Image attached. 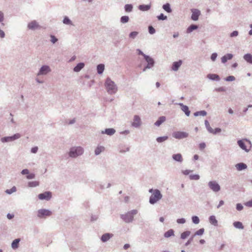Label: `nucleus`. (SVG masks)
I'll return each mask as SVG.
<instances>
[{
    "label": "nucleus",
    "mask_w": 252,
    "mask_h": 252,
    "mask_svg": "<svg viewBox=\"0 0 252 252\" xmlns=\"http://www.w3.org/2000/svg\"><path fill=\"white\" fill-rule=\"evenodd\" d=\"M149 192L152 193L149 200L150 203L152 204H155L162 198V194L158 189H150Z\"/></svg>",
    "instance_id": "f257e3e1"
},
{
    "label": "nucleus",
    "mask_w": 252,
    "mask_h": 252,
    "mask_svg": "<svg viewBox=\"0 0 252 252\" xmlns=\"http://www.w3.org/2000/svg\"><path fill=\"white\" fill-rule=\"evenodd\" d=\"M105 86L109 94H114L117 91V88L113 81L110 78H107L105 83Z\"/></svg>",
    "instance_id": "f03ea898"
},
{
    "label": "nucleus",
    "mask_w": 252,
    "mask_h": 252,
    "mask_svg": "<svg viewBox=\"0 0 252 252\" xmlns=\"http://www.w3.org/2000/svg\"><path fill=\"white\" fill-rule=\"evenodd\" d=\"M83 150L81 147L72 148L70 149L69 155L70 157L75 158L82 154Z\"/></svg>",
    "instance_id": "7ed1b4c3"
},
{
    "label": "nucleus",
    "mask_w": 252,
    "mask_h": 252,
    "mask_svg": "<svg viewBox=\"0 0 252 252\" xmlns=\"http://www.w3.org/2000/svg\"><path fill=\"white\" fill-rule=\"evenodd\" d=\"M239 146L243 150L248 152L251 147V142L247 140H241L238 141Z\"/></svg>",
    "instance_id": "20e7f679"
},
{
    "label": "nucleus",
    "mask_w": 252,
    "mask_h": 252,
    "mask_svg": "<svg viewBox=\"0 0 252 252\" xmlns=\"http://www.w3.org/2000/svg\"><path fill=\"white\" fill-rule=\"evenodd\" d=\"M188 133L183 131H175L173 133V136L176 139H183L188 136Z\"/></svg>",
    "instance_id": "39448f33"
},
{
    "label": "nucleus",
    "mask_w": 252,
    "mask_h": 252,
    "mask_svg": "<svg viewBox=\"0 0 252 252\" xmlns=\"http://www.w3.org/2000/svg\"><path fill=\"white\" fill-rule=\"evenodd\" d=\"M52 215L51 211L46 209H41L38 210L37 216L39 218H42L47 216H50Z\"/></svg>",
    "instance_id": "423d86ee"
},
{
    "label": "nucleus",
    "mask_w": 252,
    "mask_h": 252,
    "mask_svg": "<svg viewBox=\"0 0 252 252\" xmlns=\"http://www.w3.org/2000/svg\"><path fill=\"white\" fill-rule=\"evenodd\" d=\"M208 186L210 188L215 192H218L220 189V185L216 181L209 182Z\"/></svg>",
    "instance_id": "0eeeda50"
},
{
    "label": "nucleus",
    "mask_w": 252,
    "mask_h": 252,
    "mask_svg": "<svg viewBox=\"0 0 252 252\" xmlns=\"http://www.w3.org/2000/svg\"><path fill=\"white\" fill-rule=\"evenodd\" d=\"M137 213V211L132 210L131 212H129L126 215H124L122 217L123 219L126 222H129L132 220V216Z\"/></svg>",
    "instance_id": "6e6552de"
},
{
    "label": "nucleus",
    "mask_w": 252,
    "mask_h": 252,
    "mask_svg": "<svg viewBox=\"0 0 252 252\" xmlns=\"http://www.w3.org/2000/svg\"><path fill=\"white\" fill-rule=\"evenodd\" d=\"M38 198L40 200H49L52 197V193L50 191H46L44 193H40L38 196Z\"/></svg>",
    "instance_id": "1a4fd4ad"
},
{
    "label": "nucleus",
    "mask_w": 252,
    "mask_h": 252,
    "mask_svg": "<svg viewBox=\"0 0 252 252\" xmlns=\"http://www.w3.org/2000/svg\"><path fill=\"white\" fill-rule=\"evenodd\" d=\"M191 11L192 12L191 19L193 21H197L201 14L200 11L197 9H192Z\"/></svg>",
    "instance_id": "9d476101"
},
{
    "label": "nucleus",
    "mask_w": 252,
    "mask_h": 252,
    "mask_svg": "<svg viewBox=\"0 0 252 252\" xmlns=\"http://www.w3.org/2000/svg\"><path fill=\"white\" fill-rule=\"evenodd\" d=\"M28 27L29 29L34 30L40 28V26L35 21H33L29 23Z\"/></svg>",
    "instance_id": "9b49d317"
},
{
    "label": "nucleus",
    "mask_w": 252,
    "mask_h": 252,
    "mask_svg": "<svg viewBox=\"0 0 252 252\" xmlns=\"http://www.w3.org/2000/svg\"><path fill=\"white\" fill-rule=\"evenodd\" d=\"M141 123L140 118L137 115L134 116L132 125L135 127H138L141 125Z\"/></svg>",
    "instance_id": "f8f14e48"
},
{
    "label": "nucleus",
    "mask_w": 252,
    "mask_h": 252,
    "mask_svg": "<svg viewBox=\"0 0 252 252\" xmlns=\"http://www.w3.org/2000/svg\"><path fill=\"white\" fill-rule=\"evenodd\" d=\"M144 58L148 63V65L147 67L150 68L153 65L154 62L153 59L146 55H144Z\"/></svg>",
    "instance_id": "ddd939ff"
},
{
    "label": "nucleus",
    "mask_w": 252,
    "mask_h": 252,
    "mask_svg": "<svg viewBox=\"0 0 252 252\" xmlns=\"http://www.w3.org/2000/svg\"><path fill=\"white\" fill-rule=\"evenodd\" d=\"M50 71V68H49V66H46V65L43 66L41 68V69L40 70V71L38 73V75H39V74H46V73H47Z\"/></svg>",
    "instance_id": "4468645a"
},
{
    "label": "nucleus",
    "mask_w": 252,
    "mask_h": 252,
    "mask_svg": "<svg viewBox=\"0 0 252 252\" xmlns=\"http://www.w3.org/2000/svg\"><path fill=\"white\" fill-rule=\"evenodd\" d=\"M180 105L181 107L182 110L185 112V114L187 116H189L190 112V111L189 110V107L182 103H180Z\"/></svg>",
    "instance_id": "2eb2a0df"
},
{
    "label": "nucleus",
    "mask_w": 252,
    "mask_h": 252,
    "mask_svg": "<svg viewBox=\"0 0 252 252\" xmlns=\"http://www.w3.org/2000/svg\"><path fill=\"white\" fill-rule=\"evenodd\" d=\"M113 236V235L112 234L105 233L101 236V240L103 242H105L109 240Z\"/></svg>",
    "instance_id": "dca6fc26"
},
{
    "label": "nucleus",
    "mask_w": 252,
    "mask_h": 252,
    "mask_svg": "<svg viewBox=\"0 0 252 252\" xmlns=\"http://www.w3.org/2000/svg\"><path fill=\"white\" fill-rule=\"evenodd\" d=\"M182 63V61L180 60L178 62H174L172 66L173 70L177 71Z\"/></svg>",
    "instance_id": "f3484780"
},
{
    "label": "nucleus",
    "mask_w": 252,
    "mask_h": 252,
    "mask_svg": "<svg viewBox=\"0 0 252 252\" xmlns=\"http://www.w3.org/2000/svg\"><path fill=\"white\" fill-rule=\"evenodd\" d=\"M172 158L174 160L180 162H182L183 160L182 156L181 154H174L172 156Z\"/></svg>",
    "instance_id": "a211bd4d"
},
{
    "label": "nucleus",
    "mask_w": 252,
    "mask_h": 252,
    "mask_svg": "<svg viewBox=\"0 0 252 252\" xmlns=\"http://www.w3.org/2000/svg\"><path fill=\"white\" fill-rule=\"evenodd\" d=\"M233 57V55L231 54H227L225 56H223L221 59V62L222 63H226L227 60H231Z\"/></svg>",
    "instance_id": "6ab92c4d"
},
{
    "label": "nucleus",
    "mask_w": 252,
    "mask_h": 252,
    "mask_svg": "<svg viewBox=\"0 0 252 252\" xmlns=\"http://www.w3.org/2000/svg\"><path fill=\"white\" fill-rule=\"evenodd\" d=\"M247 165L243 163H238L236 165V167L239 171L245 169L247 168Z\"/></svg>",
    "instance_id": "aec40b11"
},
{
    "label": "nucleus",
    "mask_w": 252,
    "mask_h": 252,
    "mask_svg": "<svg viewBox=\"0 0 252 252\" xmlns=\"http://www.w3.org/2000/svg\"><path fill=\"white\" fill-rule=\"evenodd\" d=\"M165 120L166 118L164 116H161L159 118L158 120L155 123V125L157 126H159Z\"/></svg>",
    "instance_id": "412c9836"
},
{
    "label": "nucleus",
    "mask_w": 252,
    "mask_h": 252,
    "mask_svg": "<svg viewBox=\"0 0 252 252\" xmlns=\"http://www.w3.org/2000/svg\"><path fill=\"white\" fill-rule=\"evenodd\" d=\"M209 221L212 224L215 226H217L218 225V221L214 216H211L210 217Z\"/></svg>",
    "instance_id": "4be33fe9"
},
{
    "label": "nucleus",
    "mask_w": 252,
    "mask_h": 252,
    "mask_svg": "<svg viewBox=\"0 0 252 252\" xmlns=\"http://www.w3.org/2000/svg\"><path fill=\"white\" fill-rule=\"evenodd\" d=\"M244 59L249 63H252V55L250 54H247L244 56Z\"/></svg>",
    "instance_id": "5701e85b"
},
{
    "label": "nucleus",
    "mask_w": 252,
    "mask_h": 252,
    "mask_svg": "<svg viewBox=\"0 0 252 252\" xmlns=\"http://www.w3.org/2000/svg\"><path fill=\"white\" fill-rule=\"evenodd\" d=\"M84 66V64L83 63H79L74 68V71L75 72H78L83 68Z\"/></svg>",
    "instance_id": "b1692460"
},
{
    "label": "nucleus",
    "mask_w": 252,
    "mask_h": 252,
    "mask_svg": "<svg viewBox=\"0 0 252 252\" xmlns=\"http://www.w3.org/2000/svg\"><path fill=\"white\" fill-rule=\"evenodd\" d=\"M207 77L209 79H211V80H219L220 79L219 76L218 75L215 74H209L207 75Z\"/></svg>",
    "instance_id": "393cba45"
},
{
    "label": "nucleus",
    "mask_w": 252,
    "mask_h": 252,
    "mask_svg": "<svg viewBox=\"0 0 252 252\" xmlns=\"http://www.w3.org/2000/svg\"><path fill=\"white\" fill-rule=\"evenodd\" d=\"M20 239H16L14 240L11 245L12 248L14 249H17L18 247Z\"/></svg>",
    "instance_id": "a878e982"
},
{
    "label": "nucleus",
    "mask_w": 252,
    "mask_h": 252,
    "mask_svg": "<svg viewBox=\"0 0 252 252\" xmlns=\"http://www.w3.org/2000/svg\"><path fill=\"white\" fill-rule=\"evenodd\" d=\"M104 69V65L102 64H98L97 66V72L99 74H101Z\"/></svg>",
    "instance_id": "bb28decb"
},
{
    "label": "nucleus",
    "mask_w": 252,
    "mask_h": 252,
    "mask_svg": "<svg viewBox=\"0 0 252 252\" xmlns=\"http://www.w3.org/2000/svg\"><path fill=\"white\" fill-rule=\"evenodd\" d=\"M234 226L237 228L243 229L244 226L242 223L240 221H235L233 223Z\"/></svg>",
    "instance_id": "cd10ccee"
},
{
    "label": "nucleus",
    "mask_w": 252,
    "mask_h": 252,
    "mask_svg": "<svg viewBox=\"0 0 252 252\" xmlns=\"http://www.w3.org/2000/svg\"><path fill=\"white\" fill-rule=\"evenodd\" d=\"M104 150V148L102 146H98L95 150V154L97 155Z\"/></svg>",
    "instance_id": "c85d7f7f"
},
{
    "label": "nucleus",
    "mask_w": 252,
    "mask_h": 252,
    "mask_svg": "<svg viewBox=\"0 0 252 252\" xmlns=\"http://www.w3.org/2000/svg\"><path fill=\"white\" fill-rule=\"evenodd\" d=\"M115 130L113 128H107L105 129V133L109 135H111L114 134Z\"/></svg>",
    "instance_id": "c756f323"
},
{
    "label": "nucleus",
    "mask_w": 252,
    "mask_h": 252,
    "mask_svg": "<svg viewBox=\"0 0 252 252\" xmlns=\"http://www.w3.org/2000/svg\"><path fill=\"white\" fill-rule=\"evenodd\" d=\"M197 26L195 25H191L188 28L187 32L189 33L191 32L192 31L197 29Z\"/></svg>",
    "instance_id": "7c9ffc66"
},
{
    "label": "nucleus",
    "mask_w": 252,
    "mask_h": 252,
    "mask_svg": "<svg viewBox=\"0 0 252 252\" xmlns=\"http://www.w3.org/2000/svg\"><path fill=\"white\" fill-rule=\"evenodd\" d=\"M163 8L166 12L170 13L171 12V9L170 8V4L169 3H166L163 5Z\"/></svg>",
    "instance_id": "2f4dec72"
},
{
    "label": "nucleus",
    "mask_w": 252,
    "mask_h": 252,
    "mask_svg": "<svg viewBox=\"0 0 252 252\" xmlns=\"http://www.w3.org/2000/svg\"><path fill=\"white\" fill-rule=\"evenodd\" d=\"M173 235H174V231L172 229L169 230L164 234V236L166 238L169 237Z\"/></svg>",
    "instance_id": "473e14b6"
},
{
    "label": "nucleus",
    "mask_w": 252,
    "mask_h": 252,
    "mask_svg": "<svg viewBox=\"0 0 252 252\" xmlns=\"http://www.w3.org/2000/svg\"><path fill=\"white\" fill-rule=\"evenodd\" d=\"M20 137V135L19 133H17V134H15L13 136L7 137L6 138V139H7L6 141L13 140H15L16 139L19 138Z\"/></svg>",
    "instance_id": "72a5a7b5"
},
{
    "label": "nucleus",
    "mask_w": 252,
    "mask_h": 252,
    "mask_svg": "<svg viewBox=\"0 0 252 252\" xmlns=\"http://www.w3.org/2000/svg\"><path fill=\"white\" fill-rule=\"evenodd\" d=\"M190 234V232L189 231H187L185 232H184L181 234V238L183 239H185L187 237H188Z\"/></svg>",
    "instance_id": "f704fd0d"
},
{
    "label": "nucleus",
    "mask_w": 252,
    "mask_h": 252,
    "mask_svg": "<svg viewBox=\"0 0 252 252\" xmlns=\"http://www.w3.org/2000/svg\"><path fill=\"white\" fill-rule=\"evenodd\" d=\"M150 6L148 5H141L139 6V8L143 11H147L149 10Z\"/></svg>",
    "instance_id": "c9c22d12"
},
{
    "label": "nucleus",
    "mask_w": 252,
    "mask_h": 252,
    "mask_svg": "<svg viewBox=\"0 0 252 252\" xmlns=\"http://www.w3.org/2000/svg\"><path fill=\"white\" fill-rule=\"evenodd\" d=\"M132 5L131 4H126L125 6V9L126 12H129L132 10Z\"/></svg>",
    "instance_id": "e433bc0d"
},
{
    "label": "nucleus",
    "mask_w": 252,
    "mask_h": 252,
    "mask_svg": "<svg viewBox=\"0 0 252 252\" xmlns=\"http://www.w3.org/2000/svg\"><path fill=\"white\" fill-rule=\"evenodd\" d=\"M200 178V176L197 174L190 175L189 179L192 180H198Z\"/></svg>",
    "instance_id": "4c0bfd02"
},
{
    "label": "nucleus",
    "mask_w": 252,
    "mask_h": 252,
    "mask_svg": "<svg viewBox=\"0 0 252 252\" xmlns=\"http://www.w3.org/2000/svg\"><path fill=\"white\" fill-rule=\"evenodd\" d=\"M167 139H168L167 136L159 137L157 138V141L158 142L160 143V142H162L166 140Z\"/></svg>",
    "instance_id": "58836bf2"
},
{
    "label": "nucleus",
    "mask_w": 252,
    "mask_h": 252,
    "mask_svg": "<svg viewBox=\"0 0 252 252\" xmlns=\"http://www.w3.org/2000/svg\"><path fill=\"white\" fill-rule=\"evenodd\" d=\"M206 114H207V113L205 111H201L196 112L194 114V116H197L198 115H202V116H206Z\"/></svg>",
    "instance_id": "ea45409f"
},
{
    "label": "nucleus",
    "mask_w": 252,
    "mask_h": 252,
    "mask_svg": "<svg viewBox=\"0 0 252 252\" xmlns=\"http://www.w3.org/2000/svg\"><path fill=\"white\" fill-rule=\"evenodd\" d=\"M205 124L207 127V128L208 130L211 132L212 133L214 132V129L210 126L209 124L207 121H205Z\"/></svg>",
    "instance_id": "a19ab883"
},
{
    "label": "nucleus",
    "mask_w": 252,
    "mask_h": 252,
    "mask_svg": "<svg viewBox=\"0 0 252 252\" xmlns=\"http://www.w3.org/2000/svg\"><path fill=\"white\" fill-rule=\"evenodd\" d=\"M16 191V188L15 187H13L11 189H6L5 191V192L7 194H11L14 192H15Z\"/></svg>",
    "instance_id": "79ce46f5"
},
{
    "label": "nucleus",
    "mask_w": 252,
    "mask_h": 252,
    "mask_svg": "<svg viewBox=\"0 0 252 252\" xmlns=\"http://www.w3.org/2000/svg\"><path fill=\"white\" fill-rule=\"evenodd\" d=\"M39 183L37 181H33L29 183V186L31 187H34L38 186Z\"/></svg>",
    "instance_id": "37998d69"
},
{
    "label": "nucleus",
    "mask_w": 252,
    "mask_h": 252,
    "mask_svg": "<svg viewBox=\"0 0 252 252\" xmlns=\"http://www.w3.org/2000/svg\"><path fill=\"white\" fill-rule=\"evenodd\" d=\"M128 20H129V18L128 16H122L121 18V21L122 23H123L127 22L128 21Z\"/></svg>",
    "instance_id": "c03bdc74"
},
{
    "label": "nucleus",
    "mask_w": 252,
    "mask_h": 252,
    "mask_svg": "<svg viewBox=\"0 0 252 252\" xmlns=\"http://www.w3.org/2000/svg\"><path fill=\"white\" fill-rule=\"evenodd\" d=\"M204 232L203 228H201L197 230L194 234V235H202Z\"/></svg>",
    "instance_id": "a18cd8bd"
},
{
    "label": "nucleus",
    "mask_w": 252,
    "mask_h": 252,
    "mask_svg": "<svg viewBox=\"0 0 252 252\" xmlns=\"http://www.w3.org/2000/svg\"><path fill=\"white\" fill-rule=\"evenodd\" d=\"M192 220L193 223L198 224L199 222V219L197 216H193L192 218Z\"/></svg>",
    "instance_id": "49530a36"
},
{
    "label": "nucleus",
    "mask_w": 252,
    "mask_h": 252,
    "mask_svg": "<svg viewBox=\"0 0 252 252\" xmlns=\"http://www.w3.org/2000/svg\"><path fill=\"white\" fill-rule=\"evenodd\" d=\"M158 18L159 20H164L167 19V16L164 15L163 14H160V15L158 17Z\"/></svg>",
    "instance_id": "de8ad7c7"
},
{
    "label": "nucleus",
    "mask_w": 252,
    "mask_h": 252,
    "mask_svg": "<svg viewBox=\"0 0 252 252\" xmlns=\"http://www.w3.org/2000/svg\"><path fill=\"white\" fill-rule=\"evenodd\" d=\"M63 23L65 24H71V21L68 19V18L65 17L63 19Z\"/></svg>",
    "instance_id": "09e8293b"
},
{
    "label": "nucleus",
    "mask_w": 252,
    "mask_h": 252,
    "mask_svg": "<svg viewBox=\"0 0 252 252\" xmlns=\"http://www.w3.org/2000/svg\"><path fill=\"white\" fill-rule=\"evenodd\" d=\"M149 32L150 34H154L155 32V30L152 26H149Z\"/></svg>",
    "instance_id": "8fccbe9b"
},
{
    "label": "nucleus",
    "mask_w": 252,
    "mask_h": 252,
    "mask_svg": "<svg viewBox=\"0 0 252 252\" xmlns=\"http://www.w3.org/2000/svg\"><path fill=\"white\" fill-rule=\"evenodd\" d=\"M137 34H138L137 32H131L130 33L129 36L131 38H134L137 35Z\"/></svg>",
    "instance_id": "3c124183"
},
{
    "label": "nucleus",
    "mask_w": 252,
    "mask_h": 252,
    "mask_svg": "<svg viewBox=\"0 0 252 252\" xmlns=\"http://www.w3.org/2000/svg\"><path fill=\"white\" fill-rule=\"evenodd\" d=\"M245 205L249 207H252V200L246 202Z\"/></svg>",
    "instance_id": "603ef678"
},
{
    "label": "nucleus",
    "mask_w": 252,
    "mask_h": 252,
    "mask_svg": "<svg viewBox=\"0 0 252 252\" xmlns=\"http://www.w3.org/2000/svg\"><path fill=\"white\" fill-rule=\"evenodd\" d=\"M34 174L33 173H29L27 176V178L28 179H32L34 178Z\"/></svg>",
    "instance_id": "864d4df0"
},
{
    "label": "nucleus",
    "mask_w": 252,
    "mask_h": 252,
    "mask_svg": "<svg viewBox=\"0 0 252 252\" xmlns=\"http://www.w3.org/2000/svg\"><path fill=\"white\" fill-rule=\"evenodd\" d=\"M235 80V77L233 76H229L227 77L226 79V80L227 81H232Z\"/></svg>",
    "instance_id": "5fc2aeb1"
},
{
    "label": "nucleus",
    "mask_w": 252,
    "mask_h": 252,
    "mask_svg": "<svg viewBox=\"0 0 252 252\" xmlns=\"http://www.w3.org/2000/svg\"><path fill=\"white\" fill-rule=\"evenodd\" d=\"M51 41L53 43H55L58 39L54 35H51Z\"/></svg>",
    "instance_id": "6e6d98bb"
},
{
    "label": "nucleus",
    "mask_w": 252,
    "mask_h": 252,
    "mask_svg": "<svg viewBox=\"0 0 252 252\" xmlns=\"http://www.w3.org/2000/svg\"><path fill=\"white\" fill-rule=\"evenodd\" d=\"M243 207L241 204L238 203L237 204L236 209H237V210L241 211L243 209Z\"/></svg>",
    "instance_id": "4d7b16f0"
},
{
    "label": "nucleus",
    "mask_w": 252,
    "mask_h": 252,
    "mask_svg": "<svg viewBox=\"0 0 252 252\" xmlns=\"http://www.w3.org/2000/svg\"><path fill=\"white\" fill-rule=\"evenodd\" d=\"M191 172V171L189 170H185L182 171V173L185 175H189Z\"/></svg>",
    "instance_id": "13d9d810"
},
{
    "label": "nucleus",
    "mask_w": 252,
    "mask_h": 252,
    "mask_svg": "<svg viewBox=\"0 0 252 252\" xmlns=\"http://www.w3.org/2000/svg\"><path fill=\"white\" fill-rule=\"evenodd\" d=\"M217 57V54L216 53L212 54L211 55V60L213 61H214L216 59Z\"/></svg>",
    "instance_id": "bf43d9fd"
},
{
    "label": "nucleus",
    "mask_w": 252,
    "mask_h": 252,
    "mask_svg": "<svg viewBox=\"0 0 252 252\" xmlns=\"http://www.w3.org/2000/svg\"><path fill=\"white\" fill-rule=\"evenodd\" d=\"M178 223H184L185 222V220L184 219H179L177 220Z\"/></svg>",
    "instance_id": "052dcab7"
},
{
    "label": "nucleus",
    "mask_w": 252,
    "mask_h": 252,
    "mask_svg": "<svg viewBox=\"0 0 252 252\" xmlns=\"http://www.w3.org/2000/svg\"><path fill=\"white\" fill-rule=\"evenodd\" d=\"M238 34V32L237 31H234L231 34H230V36L231 37H234V36H237Z\"/></svg>",
    "instance_id": "680f3d73"
},
{
    "label": "nucleus",
    "mask_w": 252,
    "mask_h": 252,
    "mask_svg": "<svg viewBox=\"0 0 252 252\" xmlns=\"http://www.w3.org/2000/svg\"><path fill=\"white\" fill-rule=\"evenodd\" d=\"M206 145L204 143H201L199 144V148L200 150H203L205 148Z\"/></svg>",
    "instance_id": "e2e57ef3"
},
{
    "label": "nucleus",
    "mask_w": 252,
    "mask_h": 252,
    "mask_svg": "<svg viewBox=\"0 0 252 252\" xmlns=\"http://www.w3.org/2000/svg\"><path fill=\"white\" fill-rule=\"evenodd\" d=\"M21 173L23 175H25V174L28 175L29 173V171L28 169H25L22 171Z\"/></svg>",
    "instance_id": "0e129e2a"
},
{
    "label": "nucleus",
    "mask_w": 252,
    "mask_h": 252,
    "mask_svg": "<svg viewBox=\"0 0 252 252\" xmlns=\"http://www.w3.org/2000/svg\"><path fill=\"white\" fill-rule=\"evenodd\" d=\"M221 131V129L219 128H216L215 129H214V132H213V134H216L217 133H219Z\"/></svg>",
    "instance_id": "69168bd1"
},
{
    "label": "nucleus",
    "mask_w": 252,
    "mask_h": 252,
    "mask_svg": "<svg viewBox=\"0 0 252 252\" xmlns=\"http://www.w3.org/2000/svg\"><path fill=\"white\" fill-rule=\"evenodd\" d=\"M37 150H38L37 147H35L32 149L31 151L33 153H36L37 152Z\"/></svg>",
    "instance_id": "338daca9"
},
{
    "label": "nucleus",
    "mask_w": 252,
    "mask_h": 252,
    "mask_svg": "<svg viewBox=\"0 0 252 252\" xmlns=\"http://www.w3.org/2000/svg\"><path fill=\"white\" fill-rule=\"evenodd\" d=\"M5 36V33L4 32L0 29V37H1V38H3Z\"/></svg>",
    "instance_id": "774afa93"
}]
</instances>
